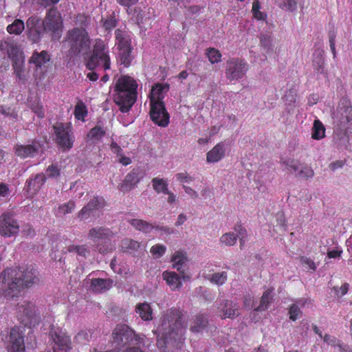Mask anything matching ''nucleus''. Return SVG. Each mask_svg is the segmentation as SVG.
Instances as JSON below:
<instances>
[{"label": "nucleus", "mask_w": 352, "mask_h": 352, "mask_svg": "<svg viewBox=\"0 0 352 352\" xmlns=\"http://www.w3.org/2000/svg\"><path fill=\"white\" fill-rule=\"evenodd\" d=\"M186 324L181 310L171 308L164 311L160 318V324L154 333L157 335V345L166 347L170 341L180 340L184 333Z\"/></svg>", "instance_id": "1"}, {"label": "nucleus", "mask_w": 352, "mask_h": 352, "mask_svg": "<svg viewBox=\"0 0 352 352\" xmlns=\"http://www.w3.org/2000/svg\"><path fill=\"white\" fill-rule=\"evenodd\" d=\"M333 120V141L337 147L346 146L349 141L348 130L352 125V106L351 101L342 98L331 113Z\"/></svg>", "instance_id": "2"}, {"label": "nucleus", "mask_w": 352, "mask_h": 352, "mask_svg": "<svg viewBox=\"0 0 352 352\" xmlns=\"http://www.w3.org/2000/svg\"><path fill=\"white\" fill-rule=\"evenodd\" d=\"M136 81L130 76H122L116 82L114 102L122 113L129 111L137 100Z\"/></svg>", "instance_id": "3"}, {"label": "nucleus", "mask_w": 352, "mask_h": 352, "mask_svg": "<svg viewBox=\"0 0 352 352\" xmlns=\"http://www.w3.org/2000/svg\"><path fill=\"white\" fill-rule=\"evenodd\" d=\"M63 43L68 47L67 56L71 59L87 54L91 50V40L85 28H74L67 32Z\"/></svg>", "instance_id": "4"}, {"label": "nucleus", "mask_w": 352, "mask_h": 352, "mask_svg": "<svg viewBox=\"0 0 352 352\" xmlns=\"http://www.w3.org/2000/svg\"><path fill=\"white\" fill-rule=\"evenodd\" d=\"M111 65L109 51L102 40H96L93 51L86 62V67L94 70L97 67L102 66L104 70L109 69Z\"/></svg>", "instance_id": "5"}, {"label": "nucleus", "mask_w": 352, "mask_h": 352, "mask_svg": "<svg viewBox=\"0 0 352 352\" xmlns=\"http://www.w3.org/2000/svg\"><path fill=\"white\" fill-rule=\"evenodd\" d=\"M113 341L118 347L124 346L128 343L140 344L143 338L136 335L134 331L128 325L117 324L112 333Z\"/></svg>", "instance_id": "6"}, {"label": "nucleus", "mask_w": 352, "mask_h": 352, "mask_svg": "<svg viewBox=\"0 0 352 352\" xmlns=\"http://www.w3.org/2000/svg\"><path fill=\"white\" fill-rule=\"evenodd\" d=\"M103 197L94 196L78 212L77 217L80 221H91L99 217L98 211L105 206Z\"/></svg>", "instance_id": "7"}, {"label": "nucleus", "mask_w": 352, "mask_h": 352, "mask_svg": "<svg viewBox=\"0 0 352 352\" xmlns=\"http://www.w3.org/2000/svg\"><path fill=\"white\" fill-rule=\"evenodd\" d=\"M113 235V232L109 228L97 226L89 230L87 237L94 243L97 251L102 254H106L109 252V248L102 243H106Z\"/></svg>", "instance_id": "8"}, {"label": "nucleus", "mask_w": 352, "mask_h": 352, "mask_svg": "<svg viewBox=\"0 0 352 352\" xmlns=\"http://www.w3.org/2000/svg\"><path fill=\"white\" fill-rule=\"evenodd\" d=\"M56 135V142L63 151H68L72 148L74 138L71 124L69 123L58 122L53 126Z\"/></svg>", "instance_id": "9"}, {"label": "nucleus", "mask_w": 352, "mask_h": 352, "mask_svg": "<svg viewBox=\"0 0 352 352\" xmlns=\"http://www.w3.org/2000/svg\"><path fill=\"white\" fill-rule=\"evenodd\" d=\"M44 30L51 32L52 39H58L63 31V21L59 12L54 8L50 9L44 20L42 21Z\"/></svg>", "instance_id": "10"}, {"label": "nucleus", "mask_w": 352, "mask_h": 352, "mask_svg": "<svg viewBox=\"0 0 352 352\" xmlns=\"http://www.w3.org/2000/svg\"><path fill=\"white\" fill-rule=\"evenodd\" d=\"M19 318L24 326H34L39 322V316L34 302L23 300L17 305Z\"/></svg>", "instance_id": "11"}, {"label": "nucleus", "mask_w": 352, "mask_h": 352, "mask_svg": "<svg viewBox=\"0 0 352 352\" xmlns=\"http://www.w3.org/2000/svg\"><path fill=\"white\" fill-rule=\"evenodd\" d=\"M19 232V224L12 212L6 211L0 215V234L4 237L16 235Z\"/></svg>", "instance_id": "12"}, {"label": "nucleus", "mask_w": 352, "mask_h": 352, "mask_svg": "<svg viewBox=\"0 0 352 352\" xmlns=\"http://www.w3.org/2000/svg\"><path fill=\"white\" fill-rule=\"evenodd\" d=\"M248 69V65L244 60L232 58L226 63L225 74L230 81L239 80L244 77Z\"/></svg>", "instance_id": "13"}, {"label": "nucleus", "mask_w": 352, "mask_h": 352, "mask_svg": "<svg viewBox=\"0 0 352 352\" xmlns=\"http://www.w3.org/2000/svg\"><path fill=\"white\" fill-rule=\"evenodd\" d=\"M49 335L54 344L53 352H54V348L59 352L60 351L66 352L71 349V339L61 329L52 326Z\"/></svg>", "instance_id": "14"}, {"label": "nucleus", "mask_w": 352, "mask_h": 352, "mask_svg": "<svg viewBox=\"0 0 352 352\" xmlns=\"http://www.w3.org/2000/svg\"><path fill=\"white\" fill-rule=\"evenodd\" d=\"M149 114L151 120L161 127H166L169 124L170 116L164 102L151 104Z\"/></svg>", "instance_id": "15"}, {"label": "nucleus", "mask_w": 352, "mask_h": 352, "mask_svg": "<svg viewBox=\"0 0 352 352\" xmlns=\"http://www.w3.org/2000/svg\"><path fill=\"white\" fill-rule=\"evenodd\" d=\"M8 342L10 352H25L24 333L20 327H14L10 329Z\"/></svg>", "instance_id": "16"}, {"label": "nucleus", "mask_w": 352, "mask_h": 352, "mask_svg": "<svg viewBox=\"0 0 352 352\" xmlns=\"http://www.w3.org/2000/svg\"><path fill=\"white\" fill-rule=\"evenodd\" d=\"M239 305L232 300H221L217 305V310L222 319H233L239 315Z\"/></svg>", "instance_id": "17"}, {"label": "nucleus", "mask_w": 352, "mask_h": 352, "mask_svg": "<svg viewBox=\"0 0 352 352\" xmlns=\"http://www.w3.org/2000/svg\"><path fill=\"white\" fill-rule=\"evenodd\" d=\"M27 28L30 31V38L34 43H37L40 41L44 32H47L44 30V26L42 25V21L36 16H32L28 18L26 22Z\"/></svg>", "instance_id": "18"}, {"label": "nucleus", "mask_w": 352, "mask_h": 352, "mask_svg": "<svg viewBox=\"0 0 352 352\" xmlns=\"http://www.w3.org/2000/svg\"><path fill=\"white\" fill-rule=\"evenodd\" d=\"M142 178V175H141L140 169L139 168H133L126 175L123 182L118 186V188L122 192H129L137 186Z\"/></svg>", "instance_id": "19"}, {"label": "nucleus", "mask_w": 352, "mask_h": 352, "mask_svg": "<svg viewBox=\"0 0 352 352\" xmlns=\"http://www.w3.org/2000/svg\"><path fill=\"white\" fill-rule=\"evenodd\" d=\"M171 261L173 262V268L176 269L182 274V279L184 280H189L190 275L187 272L188 267L186 265L188 260L185 254L181 252H176L173 255Z\"/></svg>", "instance_id": "20"}, {"label": "nucleus", "mask_w": 352, "mask_h": 352, "mask_svg": "<svg viewBox=\"0 0 352 352\" xmlns=\"http://www.w3.org/2000/svg\"><path fill=\"white\" fill-rule=\"evenodd\" d=\"M41 149V143L34 140L30 144L17 145L15 153L16 155L22 158L32 157L38 153Z\"/></svg>", "instance_id": "21"}, {"label": "nucleus", "mask_w": 352, "mask_h": 352, "mask_svg": "<svg viewBox=\"0 0 352 352\" xmlns=\"http://www.w3.org/2000/svg\"><path fill=\"white\" fill-rule=\"evenodd\" d=\"M0 51H6L8 56L7 58H10L12 60L25 56L23 51L16 44H8L2 41H0Z\"/></svg>", "instance_id": "22"}, {"label": "nucleus", "mask_w": 352, "mask_h": 352, "mask_svg": "<svg viewBox=\"0 0 352 352\" xmlns=\"http://www.w3.org/2000/svg\"><path fill=\"white\" fill-rule=\"evenodd\" d=\"M226 146L223 142L218 143L207 153L206 161L208 163H215L220 161L225 156Z\"/></svg>", "instance_id": "23"}, {"label": "nucleus", "mask_w": 352, "mask_h": 352, "mask_svg": "<svg viewBox=\"0 0 352 352\" xmlns=\"http://www.w3.org/2000/svg\"><path fill=\"white\" fill-rule=\"evenodd\" d=\"M168 89L169 85L168 84H156L153 87L150 94V103L163 102L162 100L164 97V94L167 92Z\"/></svg>", "instance_id": "24"}, {"label": "nucleus", "mask_w": 352, "mask_h": 352, "mask_svg": "<svg viewBox=\"0 0 352 352\" xmlns=\"http://www.w3.org/2000/svg\"><path fill=\"white\" fill-rule=\"evenodd\" d=\"M45 180V175L37 174L34 178H30L26 182L25 188L28 192L36 193L42 187Z\"/></svg>", "instance_id": "25"}, {"label": "nucleus", "mask_w": 352, "mask_h": 352, "mask_svg": "<svg viewBox=\"0 0 352 352\" xmlns=\"http://www.w3.org/2000/svg\"><path fill=\"white\" fill-rule=\"evenodd\" d=\"M50 56L47 51H41V52H34L31 58L29 59V64H33L34 67L40 68L46 63L49 62Z\"/></svg>", "instance_id": "26"}, {"label": "nucleus", "mask_w": 352, "mask_h": 352, "mask_svg": "<svg viewBox=\"0 0 352 352\" xmlns=\"http://www.w3.org/2000/svg\"><path fill=\"white\" fill-rule=\"evenodd\" d=\"M163 279L167 285L173 289H179L182 287V275L179 276L176 272L165 271L162 274Z\"/></svg>", "instance_id": "27"}, {"label": "nucleus", "mask_w": 352, "mask_h": 352, "mask_svg": "<svg viewBox=\"0 0 352 352\" xmlns=\"http://www.w3.org/2000/svg\"><path fill=\"white\" fill-rule=\"evenodd\" d=\"M135 312L144 321L153 320V309L146 302L138 303L135 307Z\"/></svg>", "instance_id": "28"}, {"label": "nucleus", "mask_w": 352, "mask_h": 352, "mask_svg": "<svg viewBox=\"0 0 352 352\" xmlns=\"http://www.w3.org/2000/svg\"><path fill=\"white\" fill-rule=\"evenodd\" d=\"M115 34L119 50L131 48V36L127 32L118 29L116 30Z\"/></svg>", "instance_id": "29"}, {"label": "nucleus", "mask_w": 352, "mask_h": 352, "mask_svg": "<svg viewBox=\"0 0 352 352\" xmlns=\"http://www.w3.org/2000/svg\"><path fill=\"white\" fill-rule=\"evenodd\" d=\"M313 67L317 74L325 73V61L323 52L321 50H316L314 54Z\"/></svg>", "instance_id": "30"}, {"label": "nucleus", "mask_w": 352, "mask_h": 352, "mask_svg": "<svg viewBox=\"0 0 352 352\" xmlns=\"http://www.w3.org/2000/svg\"><path fill=\"white\" fill-rule=\"evenodd\" d=\"M111 279L94 278L91 280V286L94 291L102 292L109 289L113 285Z\"/></svg>", "instance_id": "31"}, {"label": "nucleus", "mask_w": 352, "mask_h": 352, "mask_svg": "<svg viewBox=\"0 0 352 352\" xmlns=\"http://www.w3.org/2000/svg\"><path fill=\"white\" fill-rule=\"evenodd\" d=\"M208 324V319L206 316L198 314L195 316L193 324L190 327L192 332L199 333L202 331Z\"/></svg>", "instance_id": "32"}, {"label": "nucleus", "mask_w": 352, "mask_h": 352, "mask_svg": "<svg viewBox=\"0 0 352 352\" xmlns=\"http://www.w3.org/2000/svg\"><path fill=\"white\" fill-rule=\"evenodd\" d=\"M273 289H268L265 291L260 300L259 305L254 309V311H265L270 304L273 300V295L272 294Z\"/></svg>", "instance_id": "33"}, {"label": "nucleus", "mask_w": 352, "mask_h": 352, "mask_svg": "<svg viewBox=\"0 0 352 352\" xmlns=\"http://www.w3.org/2000/svg\"><path fill=\"white\" fill-rule=\"evenodd\" d=\"M127 221L136 230L146 233L150 232L153 228H155L154 226L142 219H128Z\"/></svg>", "instance_id": "34"}, {"label": "nucleus", "mask_w": 352, "mask_h": 352, "mask_svg": "<svg viewBox=\"0 0 352 352\" xmlns=\"http://www.w3.org/2000/svg\"><path fill=\"white\" fill-rule=\"evenodd\" d=\"M12 61V67L14 74L18 78L23 80L25 78V69L24 67L25 56L20 58H16Z\"/></svg>", "instance_id": "35"}, {"label": "nucleus", "mask_w": 352, "mask_h": 352, "mask_svg": "<svg viewBox=\"0 0 352 352\" xmlns=\"http://www.w3.org/2000/svg\"><path fill=\"white\" fill-rule=\"evenodd\" d=\"M325 136V128L323 124L319 120H314L312 127L311 137L314 140H321Z\"/></svg>", "instance_id": "36"}, {"label": "nucleus", "mask_w": 352, "mask_h": 352, "mask_svg": "<svg viewBox=\"0 0 352 352\" xmlns=\"http://www.w3.org/2000/svg\"><path fill=\"white\" fill-rule=\"evenodd\" d=\"M152 184L154 190L157 193H168V183L165 179L155 177L152 179Z\"/></svg>", "instance_id": "37"}, {"label": "nucleus", "mask_w": 352, "mask_h": 352, "mask_svg": "<svg viewBox=\"0 0 352 352\" xmlns=\"http://www.w3.org/2000/svg\"><path fill=\"white\" fill-rule=\"evenodd\" d=\"M76 208V204L74 201L70 200L67 203L63 204L59 206L56 210V215L57 217H62L67 214L72 213Z\"/></svg>", "instance_id": "38"}, {"label": "nucleus", "mask_w": 352, "mask_h": 352, "mask_svg": "<svg viewBox=\"0 0 352 352\" xmlns=\"http://www.w3.org/2000/svg\"><path fill=\"white\" fill-rule=\"evenodd\" d=\"M280 164L285 166V168L290 171L291 173H296L299 169V162L289 157L281 158Z\"/></svg>", "instance_id": "39"}, {"label": "nucleus", "mask_w": 352, "mask_h": 352, "mask_svg": "<svg viewBox=\"0 0 352 352\" xmlns=\"http://www.w3.org/2000/svg\"><path fill=\"white\" fill-rule=\"evenodd\" d=\"M118 56L121 64L124 65L125 67L130 65L133 60L131 48L119 50Z\"/></svg>", "instance_id": "40"}, {"label": "nucleus", "mask_w": 352, "mask_h": 352, "mask_svg": "<svg viewBox=\"0 0 352 352\" xmlns=\"http://www.w3.org/2000/svg\"><path fill=\"white\" fill-rule=\"evenodd\" d=\"M296 173V176L302 179L311 178L314 175L313 169L307 165H299V169Z\"/></svg>", "instance_id": "41"}, {"label": "nucleus", "mask_w": 352, "mask_h": 352, "mask_svg": "<svg viewBox=\"0 0 352 352\" xmlns=\"http://www.w3.org/2000/svg\"><path fill=\"white\" fill-rule=\"evenodd\" d=\"M24 30L23 21L20 19H16L14 22L7 27V30L10 34H19Z\"/></svg>", "instance_id": "42"}, {"label": "nucleus", "mask_w": 352, "mask_h": 352, "mask_svg": "<svg viewBox=\"0 0 352 352\" xmlns=\"http://www.w3.org/2000/svg\"><path fill=\"white\" fill-rule=\"evenodd\" d=\"M227 277V273L226 272H221L212 274L210 275L208 278L211 283L218 285H221L226 281Z\"/></svg>", "instance_id": "43"}, {"label": "nucleus", "mask_w": 352, "mask_h": 352, "mask_svg": "<svg viewBox=\"0 0 352 352\" xmlns=\"http://www.w3.org/2000/svg\"><path fill=\"white\" fill-rule=\"evenodd\" d=\"M322 338L324 342L328 344H330L333 346H337L340 352L346 351V346H343L336 337L329 334H325Z\"/></svg>", "instance_id": "44"}, {"label": "nucleus", "mask_w": 352, "mask_h": 352, "mask_svg": "<svg viewBox=\"0 0 352 352\" xmlns=\"http://www.w3.org/2000/svg\"><path fill=\"white\" fill-rule=\"evenodd\" d=\"M236 241L237 236L233 232L223 234L220 238V243L228 246L234 245Z\"/></svg>", "instance_id": "45"}, {"label": "nucleus", "mask_w": 352, "mask_h": 352, "mask_svg": "<svg viewBox=\"0 0 352 352\" xmlns=\"http://www.w3.org/2000/svg\"><path fill=\"white\" fill-rule=\"evenodd\" d=\"M278 6L282 10L294 12L297 8V1L296 0H281L278 3Z\"/></svg>", "instance_id": "46"}, {"label": "nucleus", "mask_w": 352, "mask_h": 352, "mask_svg": "<svg viewBox=\"0 0 352 352\" xmlns=\"http://www.w3.org/2000/svg\"><path fill=\"white\" fill-rule=\"evenodd\" d=\"M206 54L212 64L219 63L221 60V54L219 50L214 48H208Z\"/></svg>", "instance_id": "47"}, {"label": "nucleus", "mask_w": 352, "mask_h": 352, "mask_svg": "<svg viewBox=\"0 0 352 352\" xmlns=\"http://www.w3.org/2000/svg\"><path fill=\"white\" fill-rule=\"evenodd\" d=\"M87 111L85 105L82 102H78L74 109V115L76 119L79 120H84L85 117L87 116Z\"/></svg>", "instance_id": "48"}, {"label": "nucleus", "mask_w": 352, "mask_h": 352, "mask_svg": "<svg viewBox=\"0 0 352 352\" xmlns=\"http://www.w3.org/2000/svg\"><path fill=\"white\" fill-rule=\"evenodd\" d=\"M121 246L124 249L137 250L140 248V243L131 239H124L121 241Z\"/></svg>", "instance_id": "49"}, {"label": "nucleus", "mask_w": 352, "mask_h": 352, "mask_svg": "<svg viewBox=\"0 0 352 352\" xmlns=\"http://www.w3.org/2000/svg\"><path fill=\"white\" fill-rule=\"evenodd\" d=\"M70 252H75L78 256L86 257L87 254L89 252L88 247L86 245H72L69 248Z\"/></svg>", "instance_id": "50"}, {"label": "nucleus", "mask_w": 352, "mask_h": 352, "mask_svg": "<svg viewBox=\"0 0 352 352\" xmlns=\"http://www.w3.org/2000/svg\"><path fill=\"white\" fill-rule=\"evenodd\" d=\"M106 133L105 130L100 126H96L91 129L89 131L88 136L94 140H99L102 138Z\"/></svg>", "instance_id": "51"}, {"label": "nucleus", "mask_w": 352, "mask_h": 352, "mask_svg": "<svg viewBox=\"0 0 352 352\" xmlns=\"http://www.w3.org/2000/svg\"><path fill=\"white\" fill-rule=\"evenodd\" d=\"M289 314V318L292 320L295 321L302 316V312L300 310V307L297 304H292L290 306Z\"/></svg>", "instance_id": "52"}, {"label": "nucleus", "mask_w": 352, "mask_h": 352, "mask_svg": "<svg viewBox=\"0 0 352 352\" xmlns=\"http://www.w3.org/2000/svg\"><path fill=\"white\" fill-rule=\"evenodd\" d=\"M271 37L267 34H261L260 36V45L267 53L272 51Z\"/></svg>", "instance_id": "53"}, {"label": "nucleus", "mask_w": 352, "mask_h": 352, "mask_svg": "<svg viewBox=\"0 0 352 352\" xmlns=\"http://www.w3.org/2000/svg\"><path fill=\"white\" fill-rule=\"evenodd\" d=\"M166 250L164 245L157 244L152 246L150 252L155 258H160L164 254Z\"/></svg>", "instance_id": "54"}, {"label": "nucleus", "mask_w": 352, "mask_h": 352, "mask_svg": "<svg viewBox=\"0 0 352 352\" xmlns=\"http://www.w3.org/2000/svg\"><path fill=\"white\" fill-rule=\"evenodd\" d=\"M296 91L294 89H290L285 92L284 98L288 104H292L296 102Z\"/></svg>", "instance_id": "55"}, {"label": "nucleus", "mask_w": 352, "mask_h": 352, "mask_svg": "<svg viewBox=\"0 0 352 352\" xmlns=\"http://www.w3.org/2000/svg\"><path fill=\"white\" fill-rule=\"evenodd\" d=\"M349 287V285L345 283L340 287H333V289L338 297H342L347 293Z\"/></svg>", "instance_id": "56"}, {"label": "nucleus", "mask_w": 352, "mask_h": 352, "mask_svg": "<svg viewBox=\"0 0 352 352\" xmlns=\"http://www.w3.org/2000/svg\"><path fill=\"white\" fill-rule=\"evenodd\" d=\"M46 175L50 177H56L60 175V170L57 166L51 165L47 168Z\"/></svg>", "instance_id": "57"}, {"label": "nucleus", "mask_w": 352, "mask_h": 352, "mask_svg": "<svg viewBox=\"0 0 352 352\" xmlns=\"http://www.w3.org/2000/svg\"><path fill=\"white\" fill-rule=\"evenodd\" d=\"M175 177L179 182L188 183L190 182H192L193 179L192 177L188 175L187 172L177 173L175 175Z\"/></svg>", "instance_id": "58"}, {"label": "nucleus", "mask_w": 352, "mask_h": 352, "mask_svg": "<svg viewBox=\"0 0 352 352\" xmlns=\"http://www.w3.org/2000/svg\"><path fill=\"white\" fill-rule=\"evenodd\" d=\"M116 25V20L114 17L107 19L103 22V26L107 30H110Z\"/></svg>", "instance_id": "59"}, {"label": "nucleus", "mask_w": 352, "mask_h": 352, "mask_svg": "<svg viewBox=\"0 0 352 352\" xmlns=\"http://www.w3.org/2000/svg\"><path fill=\"white\" fill-rule=\"evenodd\" d=\"M342 253V250L337 248L336 250H328L327 254L329 258H339L341 257Z\"/></svg>", "instance_id": "60"}, {"label": "nucleus", "mask_w": 352, "mask_h": 352, "mask_svg": "<svg viewBox=\"0 0 352 352\" xmlns=\"http://www.w3.org/2000/svg\"><path fill=\"white\" fill-rule=\"evenodd\" d=\"M0 112L7 116H10L14 119H16L17 117V114L11 109L10 108H5L3 107H0Z\"/></svg>", "instance_id": "61"}, {"label": "nucleus", "mask_w": 352, "mask_h": 352, "mask_svg": "<svg viewBox=\"0 0 352 352\" xmlns=\"http://www.w3.org/2000/svg\"><path fill=\"white\" fill-rule=\"evenodd\" d=\"M32 109L38 116V118H43L45 115L44 109L43 107L38 104L32 105Z\"/></svg>", "instance_id": "62"}, {"label": "nucleus", "mask_w": 352, "mask_h": 352, "mask_svg": "<svg viewBox=\"0 0 352 352\" xmlns=\"http://www.w3.org/2000/svg\"><path fill=\"white\" fill-rule=\"evenodd\" d=\"M344 165V161L336 160L335 162H331L329 165V168H330L331 170L335 171L338 168H340L343 167Z\"/></svg>", "instance_id": "63"}, {"label": "nucleus", "mask_w": 352, "mask_h": 352, "mask_svg": "<svg viewBox=\"0 0 352 352\" xmlns=\"http://www.w3.org/2000/svg\"><path fill=\"white\" fill-rule=\"evenodd\" d=\"M10 191L7 184L4 183L0 184V197H7L9 196Z\"/></svg>", "instance_id": "64"}]
</instances>
